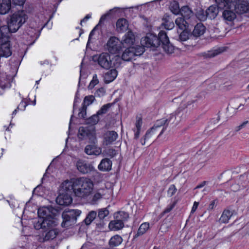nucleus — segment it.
<instances>
[{
	"label": "nucleus",
	"instance_id": "nucleus-53",
	"mask_svg": "<svg viewBox=\"0 0 249 249\" xmlns=\"http://www.w3.org/2000/svg\"><path fill=\"white\" fill-rule=\"evenodd\" d=\"M247 179V175L245 174L241 175L239 178V180L241 182V184H243V186L246 184L245 181Z\"/></svg>",
	"mask_w": 249,
	"mask_h": 249
},
{
	"label": "nucleus",
	"instance_id": "nucleus-12",
	"mask_svg": "<svg viewBox=\"0 0 249 249\" xmlns=\"http://www.w3.org/2000/svg\"><path fill=\"white\" fill-rule=\"evenodd\" d=\"M76 179L66 180L61 185V192L71 194L74 193V190L76 188Z\"/></svg>",
	"mask_w": 249,
	"mask_h": 249
},
{
	"label": "nucleus",
	"instance_id": "nucleus-26",
	"mask_svg": "<svg viewBox=\"0 0 249 249\" xmlns=\"http://www.w3.org/2000/svg\"><path fill=\"white\" fill-rule=\"evenodd\" d=\"M109 228L111 230L117 231L122 229L124 226V223L116 218H114V220H112L109 223Z\"/></svg>",
	"mask_w": 249,
	"mask_h": 249
},
{
	"label": "nucleus",
	"instance_id": "nucleus-18",
	"mask_svg": "<svg viewBox=\"0 0 249 249\" xmlns=\"http://www.w3.org/2000/svg\"><path fill=\"white\" fill-rule=\"evenodd\" d=\"M118 137V135L115 131H107L104 136V143L108 145L112 144Z\"/></svg>",
	"mask_w": 249,
	"mask_h": 249
},
{
	"label": "nucleus",
	"instance_id": "nucleus-38",
	"mask_svg": "<svg viewBox=\"0 0 249 249\" xmlns=\"http://www.w3.org/2000/svg\"><path fill=\"white\" fill-rule=\"evenodd\" d=\"M99 121V115L97 113L89 117L86 121V123L90 125H94L96 124Z\"/></svg>",
	"mask_w": 249,
	"mask_h": 249
},
{
	"label": "nucleus",
	"instance_id": "nucleus-55",
	"mask_svg": "<svg viewBox=\"0 0 249 249\" xmlns=\"http://www.w3.org/2000/svg\"><path fill=\"white\" fill-rule=\"evenodd\" d=\"M248 123H249V121L244 122L242 124L236 127V131H238L240 130L241 129L245 127V126Z\"/></svg>",
	"mask_w": 249,
	"mask_h": 249
},
{
	"label": "nucleus",
	"instance_id": "nucleus-44",
	"mask_svg": "<svg viewBox=\"0 0 249 249\" xmlns=\"http://www.w3.org/2000/svg\"><path fill=\"white\" fill-rule=\"evenodd\" d=\"M164 125L167 126V124L166 121L163 118L157 120L152 127H155V130H156L157 128Z\"/></svg>",
	"mask_w": 249,
	"mask_h": 249
},
{
	"label": "nucleus",
	"instance_id": "nucleus-11",
	"mask_svg": "<svg viewBox=\"0 0 249 249\" xmlns=\"http://www.w3.org/2000/svg\"><path fill=\"white\" fill-rule=\"evenodd\" d=\"M53 225L49 229L46 228L43 230L39 238L40 242H44L54 239L58 233L56 229H53Z\"/></svg>",
	"mask_w": 249,
	"mask_h": 249
},
{
	"label": "nucleus",
	"instance_id": "nucleus-8",
	"mask_svg": "<svg viewBox=\"0 0 249 249\" xmlns=\"http://www.w3.org/2000/svg\"><path fill=\"white\" fill-rule=\"evenodd\" d=\"M94 61H97L99 65L102 68L109 70L114 66L111 59L110 55L107 53H103L93 57Z\"/></svg>",
	"mask_w": 249,
	"mask_h": 249
},
{
	"label": "nucleus",
	"instance_id": "nucleus-33",
	"mask_svg": "<svg viewBox=\"0 0 249 249\" xmlns=\"http://www.w3.org/2000/svg\"><path fill=\"white\" fill-rule=\"evenodd\" d=\"M232 215V213L229 210H225L223 211L219 221L221 223H227Z\"/></svg>",
	"mask_w": 249,
	"mask_h": 249
},
{
	"label": "nucleus",
	"instance_id": "nucleus-60",
	"mask_svg": "<svg viewBox=\"0 0 249 249\" xmlns=\"http://www.w3.org/2000/svg\"><path fill=\"white\" fill-rule=\"evenodd\" d=\"M217 54V53H215L214 52H210L207 53L206 56L207 57H212L215 56Z\"/></svg>",
	"mask_w": 249,
	"mask_h": 249
},
{
	"label": "nucleus",
	"instance_id": "nucleus-16",
	"mask_svg": "<svg viewBox=\"0 0 249 249\" xmlns=\"http://www.w3.org/2000/svg\"><path fill=\"white\" fill-rule=\"evenodd\" d=\"M234 5V8L236 13L243 14L248 13L249 11V5L245 2H240V0H236L234 2H231Z\"/></svg>",
	"mask_w": 249,
	"mask_h": 249
},
{
	"label": "nucleus",
	"instance_id": "nucleus-13",
	"mask_svg": "<svg viewBox=\"0 0 249 249\" xmlns=\"http://www.w3.org/2000/svg\"><path fill=\"white\" fill-rule=\"evenodd\" d=\"M76 167L78 170L82 174H88L94 170L93 166L85 161L79 160L77 161Z\"/></svg>",
	"mask_w": 249,
	"mask_h": 249
},
{
	"label": "nucleus",
	"instance_id": "nucleus-28",
	"mask_svg": "<svg viewBox=\"0 0 249 249\" xmlns=\"http://www.w3.org/2000/svg\"><path fill=\"white\" fill-rule=\"evenodd\" d=\"M180 13L186 19H189L193 16V12L188 6H183L180 9Z\"/></svg>",
	"mask_w": 249,
	"mask_h": 249
},
{
	"label": "nucleus",
	"instance_id": "nucleus-46",
	"mask_svg": "<svg viewBox=\"0 0 249 249\" xmlns=\"http://www.w3.org/2000/svg\"><path fill=\"white\" fill-rule=\"evenodd\" d=\"M177 203V200H174L171 203L169 204L167 207L165 209V210L163 211L162 213L165 214L171 212L172 209L175 207V205Z\"/></svg>",
	"mask_w": 249,
	"mask_h": 249
},
{
	"label": "nucleus",
	"instance_id": "nucleus-37",
	"mask_svg": "<svg viewBox=\"0 0 249 249\" xmlns=\"http://www.w3.org/2000/svg\"><path fill=\"white\" fill-rule=\"evenodd\" d=\"M129 217L128 214L124 212H119L114 214V218H116L119 221H121L123 223L127 220Z\"/></svg>",
	"mask_w": 249,
	"mask_h": 249
},
{
	"label": "nucleus",
	"instance_id": "nucleus-63",
	"mask_svg": "<svg viewBox=\"0 0 249 249\" xmlns=\"http://www.w3.org/2000/svg\"><path fill=\"white\" fill-rule=\"evenodd\" d=\"M49 63V61L47 60H45L44 61H40V64L42 65L44 64L48 65Z\"/></svg>",
	"mask_w": 249,
	"mask_h": 249
},
{
	"label": "nucleus",
	"instance_id": "nucleus-56",
	"mask_svg": "<svg viewBox=\"0 0 249 249\" xmlns=\"http://www.w3.org/2000/svg\"><path fill=\"white\" fill-rule=\"evenodd\" d=\"M198 205H199V203L195 201L194 203V205H193V207L192 208V210H191V213H194L196 211V210L197 209V208L198 207Z\"/></svg>",
	"mask_w": 249,
	"mask_h": 249
},
{
	"label": "nucleus",
	"instance_id": "nucleus-61",
	"mask_svg": "<svg viewBox=\"0 0 249 249\" xmlns=\"http://www.w3.org/2000/svg\"><path fill=\"white\" fill-rule=\"evenodd\" d=\"M215 206V202L214 201H213L211 202V203L210 204L209 206V210H213V208Z\"/></svg>",
	"mask_w": 249,
	"mask_h": 249
},
{
	"label": "nucleus",
	"instance_id": "nucleus-50",
	"mask_svg": "<svg viewBox=\"0 0 249 249\" xmlns=\"http://www.w3.org/2000/svg\"><path fill=\"white\" fill-rule=\"evenodd\" d=\"M171 10L174 14L177 15L180 13V9L179 8L178 3L176 2L171 7Z\"/></svg>",
	"mask_w": 249,
	"mask_h": 249
},
{
	"label": "nucleus",
	"instance_id": "nucleus-1",
	"mask_svg": "<svg viewBox=\"0 0 249 249\" xmlns=\"http://www.w3.org/2000/svg\"><path fill=\"white\" fill-rule=\"evenodd\" d=\"M141 42L143 48H157L161 45L167 53H172L174 51V47L170 43L167 34L164 31H160L158 36L148 33L144 37L142 38Z\"/></svg>",
	"mask_w": 249,
	"mask_h": 249
},
{
	"label": "nucleus",
	"instance_id": "nucleus-21",
	"mask_svg": "<svg viewBox=\"0 0 249 249\" xmlns=\"http://www.w3.org/2000/svg\"><path fill=\"white\" fill-rule=\"evenodd\" d=\"M206 28L201 23H198L195 26L190 37L192 36L197 37L203 35L205 32Z\"/></svg>",
	"mask_w": 249,
	"mask_h": 249
},
{
	"label": "nucleus",
	"instance_id": "nucleus-57",
	"mask_svg": "<svg viewBox=\"0 0 249 249\" xmlns=\"http://www.w3.org/2000/svg\"><path fill=\"white\" fill-rule=\"evenodd\" d=\"M207 183H208V181H203L201 183H200L199 184L197 185L195 189H199V188H202V187H204L205 185H206Z\"/></svg>",
	"mask_w": 249,
	"mask_h": 249
},
{
	"label": "nucleus",
	"instance_id": "nucleus-23",
	"mask_svg": "<svg viewBox=\"0 0 249 249\" xmlns=\"http://www.w3.org/2000/svg\"><path fill=\"white\" fill-rule=\"evenodd\" d=\"M220 9L218 6L212 5L210 6L206 11L207 18L213 19L215 18L218 15Z\"/></svg>",
	"mask_w": 249,
	"mask_h": 249
},
{
	"label": "nucleus",
	"instance_id": "nucleus-58",
	"mask_svg": "<svg viewBox=\"0 0 249 249\" xmlns=\"http://www.w3.org/2000/svg\"><path fill=\"white\" fill-rule=\"evenodd\" d=\"M98 25H96L90 32L89 36V40L88 42H89V40L90 39L91 36L94 34L95 31L96 29V28Z\"/></svg>",
	"mask_w": 249,
	"mask_h": 249
},
{
	"label": "nucleus",
	"instance_id": "nucleus-9",
	"mask_svg": "<svg viewBox=\"0 0 249 249\" xmlns=\"http://www.w3.org/2000/svg\"><path fill=\"white\" fill-rule=\"evenodd\" d=\"M107 46L110 53L115 54L119 53L121 49L122 43L118 38L112 36L108 40Z\"/></svg>",
	"mask_w": 249,
	"mask_h": 249
},
{
	"label": "nucleus",
	"instance_id": "nucleus-7",
	"mask_svg": "<svg viewBox=\"0 0 249 249\" xmlns=\"http://www.w3.org/2000/svg\"><path fill=\"white\" fill-rule=\"evenodd\" d=\"M78 137L79 139L89 140V142L96 143L97 140L95 135V130L88 127L81 126L79 128Z\"/></svg>",
	"mask_w": 249,
	"mask_h": 249
},
{
	"label": "nucleus",
	"instance_id": "nucleus-32",
	"mask_svg": "<svg viewBox=\"0 0 249 249\" xmlns=\"http://www.w3.org/2000/svg\"><path fill=\"white\" fill-rule=\"evenodd\" d=\"M185 19L183 17H179L175 20L176 25L181 30H186L188 26V24Z\"/></svg>",
	"mask_w": 249,
	"mask_h": 249
},
{
	"label": "nucleus",
	"instance_id": "nucleus-10",
	"mask_svg": "<svg viewBox=\"0 0 249 249\" xmlns=\"http://www.w3.org/2000/svg\"><path fill=\"white\" fill-rule=\"evenodd\" d=\"M54 224L53 219L49 218L47 219L38 218L34 221V226L36 230L42 229L43 231L46 228L49 229Z\"/></svg>",
	"mask_w": 249,
	"mask_h": 249
},
{
	"label": "nucleus",
	"instance_id": "nucleus-25",
	"mask_svg": "<svg viewBox=\"0 0 249 249\" xmlns=\"http://www.w3.org/2000/svg\"><path fill=\"white\" fill-rule=\"evenodd\" d=\"M117 30L119 32H124L128 28L127 21L124 18H120L116 22Z\"/></svg>",
	"mask_w": 249,
	"mask_h": 249
},
{
	"label": "nucleus",
	"instance_id": "nucleus-29",
	"mask_svg": "<svg viewBox=\"0 0 249 249\" xmlns=\"http://www.w3.org/2000/svg\"><path fill=\"white\" fill-rule=\"evenodd\" d=\"M123 241V238L119 235L112 236L109 241V245L111 247H115L120 245Z\"/></svg>",
	"mask_w": 249,
	"mask_h": 249
},
{
	"label": "nucleus",
	"instance_id": "nucleus-15",
	"mask_svg": "<svg viewBox=\"0 0 249 249\" xmlns=\"http://www.w3.org/2000/svg\"><path fill=\"white\" fill-rule=\"evenodd\" d=\"M109 212L107 208H102L98 210V215L96 219V221L98 222L97 225H100L103 226L105 224L104 222L107 221L108 216Z\"/></svg>",
	"mask_w": 249,
	"mask_h": 249
},
{
	"label": "nucleus",
	"instance_id": "nucleus-47",
	"mask_svg": "<svg viewBox=\"0 0 249 249\" xmlns=\"http://www.w3.org/2000/svg\"><path fill=\"white\" fill-rule=\"evenodd\" d=\"M86 110L87 107L85 105H82V107L80 109V112L78 113V116L80 118H85L86 116Z\"/></svg>",
	"mask_w": 249,
	"mask_h": 249
},
{
	"label": "nucleus",
	"instance_id": "nucleus-41",
	"mask_svg": "<svg viewBox=\"0 0 249 249\" xmlns=\"http://www.w3.org/2000/svg\"><path fill=\"white\" fill-rule=\"evenodd\" d=\"M183 31L180 34L179 36V40L180 41H185L189 38V36H190V35L189 33L186 31V30H182Z\"/></svg>",
	"mask_w": 249,
	"mask_h": 249
},
{
	"label": "nucleus",
	"instance_id": "nucleus-22",
	"mask_svg": "<svg viewBox=\"0 0 249 249\" xmlns=\"http://www.w3.org/2000/svg\"><path fill=\"white\" fill-rule=\"evenodd\" d=\"M134 41V35L132 32H128L125 34L121 42L122 43V45H125V47H126L132 45Z\"/></svg>",
	"mask_w": 249,
	"mask_h": 249
},
{
	"label": "nucleus",
	"instance_id": "nucleus-27",
	"mask_svg": "<svg viewBox=\"0 0 249 249\" xmlns=\"http://www.w3.org/2000/svg\"><path fill=\"white\" fill-rule=\"evenodd\" d=\"M38 215L39 218L47 219L49 218L50 219H53L50 213V211L47 207L40 208L38 210Z\"/></svg>",
	"mask_w": 249,
	"mask_h": 249
},
{
	"label": "nucleus",
	"instance_id": "nucleus-51",
	"mask_svg": "<svg viewBox=\"0 0 249 249\" xmlns=\"http://www.w3.org/2000/svg\"><path fill=\"white\" fill-rule=\"evenodd\" d=\"M25 0H13L12 4L15 6H22L24 5Z\"/></svg>",
	"mask_w": 249,
	"mask_h": 249
},
{
	"label": "nucleus",
	"instance_id": "nucleus-54",
	"mask_svg": "<svg viewBox=\"0 0 249 249\" xmlns=\"http://www.w3.org/2000/svg\"><path fill=\"white\" fill-rule=\"evenodd\" d=\"M27 104H26V102L22 101L21 102H20L19 105L17 107V109L24 110H25V107L27 106Z\"/></svg>",
	"mask_w": 249,
	"mask_h": 249
},
{
	"label": "nucleus",
	"instance_id": "nucleus-48",
	"mask_svg": "<svg viewBox=\"0 0 249 249\" xmlns=\"http://www.w3.org/2000/svg\"><path fill=\"white\" fill-rule=\"evenodd\" d=\"M177 191L175 186L173 184L171 185L167 191V195L169 197L172 196L175 194Z\"/></svg>",
	"mask_w": 249,
	"mask_h": 249
},
{
	"label": "nucleus",
	"instance_id": "nucleus-40",
	"mask_svg": "<svg viewBox=\"0 0 249 249\" xmlns=\"http://www.w3.org/2000/svg\"><path fill=\"white\" fill-rule=\"evenodd\" d=\"M120 8L117 7H115L110 10H109L106 14L103 15L100 19L99 23H100L101 22L105 20L106 18L107 17H108L110 15H111L112 14L116 12L118 10H119Z\"/></svg>",
	"mask_w": 249,
	"mask_h": 249
},
{
	"label": "nucleus",
	"instance_id": "nucleus-2",
	"mask_svg": "<svg viewBox=\"0 0 249 249\" xmlns=\"http://www.w3.org/2000/svg\"><path fill=\"white\" fill-rule=\"evenodd\" d=\"M28 18L26 12L18 10L7 18V25L0 26V33L10 36L11 33L17 32L25 23Z\"/></svg>",
	"mask_w": 249,
	"mask_h": 249
},
{
	"label": "nucleus",
	"instance_id": "nucleus-52",
	"mask_svg": "<svg viewBox=\"0 0 249 249\" xmlns=\"http://www.w3.org/2000/svg\"><path fill=\"white\" fill-rule=\"evenodd\" d=\"M98 83L99 81L98 79H92L88 86V89H92Z\"/></svg>",
	"mask_w": 249,
	"mask_h": 249
},
{
	"label": "nucleus",
	"instance_id": "nucleus-59",
	"mask_svg": "<svg viewBox=\"0 0 249 249\" xmlns=\"http://www.w3.org/2000/svg\"><path fill=\"white\" fill-rule=\"evenodd\" d=\"M90 18H91V15L90 14H88L87 15L85 18L82 19L81 20V25H82V23L83 22H85L87 20H88Z\"/></svg>",
	"mask_w": 249,
	"mask_h": 249
},
{
	"label": "nucleus",
	"instance_id": "nucleus-42",
	"mask_svg": "<svg viewBox=\"0 0 249 249\" xmlns=\"http://www.w3.org/2000/svg\"><path fill=\"white\" fill-rule=\"evenodd\" d=\"M112 104H106L105 105H104L103 106H102V107L100 108V109H99L98 112H97V113L98 114V115L99 116V115H102L103 114H104L105 113H107V111L108 109L111 106Z\"/></svg>",
	"mask_w": 249,
	"mask_h": 249
},
{
	"label": "nucleus",
	"instance_id": "nucleus-49",
	"mask_svg": "<svg viewBox=\"0 0 249 249\" xmlns=\"http://www.w3.org/2000/svg\"><path fill=\"white\" fill-rule=\"evenodd\" d=\"M162 24L164 26L165 29L168 30H171L174 27V23L173 21L166 20L164 23H163Z\"/></svg>",
	"mask_w": 249,
	"mask_h": 249
},
{
	"label": "nucleus",
	"instance_id": "nucleus-35",
	"mask_svg": "<svg viewBox=\"0 0 249 249\" xmlns=\"http://www.w3.org/2000/svg\"><path fill=\"white\" fill-rule=\"evenodd\" d=\"M103 196V194L100 192H96L94 195L89 198V202L91 205H95L100 200Z\"/></svg>",
	"mask_w": 249,
	"mask_h": 249
},
{
	"label": "nucleus",
	"instance_id": "nucleus-19",
	"mask_svg": "<svg viewBox=\"0 0 249 249\" xmlns=\"http://www.w3.org/2000/svg\"><path fill=\"white\" fill-rule=\"evenodd\" d=\"M11 0H0V14L8 13L12 7Z\"/></svg>",
	"mask_w": 249,
	"mask_h": 249
},
{
	"label": "nucleus",
	"instance_id": "nucleus-24",
	"mask_svg": "<svg viewBox=\"0 0 249 249\" xmlns=\"http://www.w3.org/2000/svg\"><path fill=\"white\" fill-rule=\"evenodd\" d=\"M112 166V161L106 158L103 159L98 165V169L100 171H109L111 169Z\"/></svg>",
	"mask_w": 249,
	"mask_h": 249
},
{
	"label": "nucleus",
	"instance_id": "nucleus-43",
	"mask_svg": "<svg viewBox=\"0 0 249 249\" xmlns=\"http://www.w3.org/2000/svg\"><path fill=\"white\" fill-rule=\"evenodd\" d=\"M106 76L107 78H116L118 75V72L115 69L108 70L106 73Z\"/></svg>",
	"mask_w": 249,
	"mask_h": 249
},
{
	"label": "nucleus",
	"instance_id": "nucleus-3",
	"mask_svg": "<svg viewBox=\"0 0 249 249\" xmlns=\"http://www.w3.org/2000/svg\"><path fill=\"white\" fill-rule=\"evenodd\" d=\"M76 188L74 195L81 198H87L91 193L93 189V182L86 178H76Z\"/></svg>",
	"mask_w": 249,
	"mask_h": 249
},
{
	"label": "nucleus",
	"instance_id": "nucleus-6",
	"mask_svg": "<svg viewBox=\"0 0 249 249\" xmlns=\"http://www.w3.org/2000/svg\"><path fill=\"white\" fill-rule=\"evenodd\" d=\"M144 51V48L139 45L128 47L123 53L122 59L125 61H131L133 59H135V56L142 55Z\"/></svg>",
	"mask_w": 249,
	"mask_h": 249
},
{
	"label": "nucleus",
	"instance_id": "nucleus-45",
	"mask_svg": "<svg viewBox=\"0 0 249 249\" xmlns=\"http://www.w3.org/2000/svg\"><path fill=\"white\" fill-rule=\"evenodd\" d=\"M94 100L95 98L93 95L86 96L84 98V102L82 105H85L87 107L88 106H89L90 104H91Z\"/></svg>",
	"mask_w": 249,
	"mask_h": 249
},
{
	"label": "nucleus",
	"instance_id": "nucleus-36",
	"mask_svg": "<svg viewBox=\"0 0 249 249\" xmlns=\"http://www.w3.org/2000/svg\"><path fill=\"white\" fill-rule=\"evenodd\" d=\"M155 127H152L150 128V129L147 131L144 138L141 139V142L142 145H144L145 144L146 141H148L151 138H152V136L155 133Z\"/></svg>",
	"mask_w": 249,
	"mask_h": 249
},
{
	"label": "nucleus",
	"instance_id": "nucleus-30",
	"mask_svg": "<svg viewBox=\"0 0 249 249\" xmlns=\"http://www.w3.org/2000/svg\"><path fill=\"white\" fill-rule=\"evenodd\" d=\"M97 212L94 211H90L87 215L85 219L84 220V223L86 225H90L91 222L97 217Z\"/></svg>",
	"mask_w": 249,
	"mask_h": 249
},
{
	"label": "nucleus",
	"instance_id": "nucleus-39",
	"mask_svg": "<svg viewBox=\"0 0 249 249\" xmlns=\"http://www.w3.org/2000/svg\"><path fill=\"white\" fill-rule=\"evenodd\" d=\"M9 79H0V89L2 90L5 88H10L11 85L9 82ZM3 92L0 91V95L2 94Z\"/></svg>",
	"mask_w": 249,
	"mask_h": 249
},
{
	"label": "nucleus",
	"instance_id": "nucleus-4",
	"mask_svg": "<svg viewBox=\"0 0 249 249\" xmlns=\"http://www.w3.org/2000/svg\"><path fill=\"white\" fill-rule=\"evenodd\" d=\"M236 0H215L220 9L223 10L222 18L226 21H232L236 18V12L234 5L231 2H234ZM233 4H234L233 3Z\"/></svg>",
	"mask_w": 249,
	"mask_h": 249
},
{
	"label": "nucleus",
	"instance_id": "nucleus-17",
	"mask_svg": "<svg viewBox=\"0 0 249 249\" xmlns=\"http://www.w3.org/2000/svg\"><path fill=\"white\" fill-rule=\"evenodd\" d=\"M180 107L176 111L175 114H171L170 116L167 119H165L166 121L167 125L169 124H174L177 125L180 121V115L182 114L181 111L183 112Z\"/></svg>",
	"mask_w": 249,
	"mask_h": 249
},
{
	"label": "nucleus",
	"instance_id": "nucleus-62",
	"mask_svg": "<svg viewBox=\"0 0 249 249\" xmlns=\"http://www.w3.org/2000/svg\"><path fill=\"white\" fill-rule=\"evenodd\" d=\"M78 100H79V99H78L77 97V96H76L75 97V99H74V103H73V110H74V109L76 107V103L79 102Z\"/></svg>",
	"mask_w": 249,
	"mask_h": 249
},
{
	"label": "nucleus",
	"instance_id": "nucleus-20",
	"mask_svg": "<svg viewBox=\"0 0 249 249\" xmlns=\"http://www.w3.org/2000/svg\"><path fill=\"white\" fill-rule=\"evenodd\" d=\"M89 144L85 148V153L89 155H99L101 153V149L95 144Z\"/></svg>",
	"mask_w": 249,
	"mask_h": 249
},
{
	"label": "nucleus",
	"instance_id": "nucleus-14",
	"mask_svg": "<svg viewBox=\"0 0 249 249\" xmlns=\"http://www.w3.org/2000/svg\"><path fill=\"white\" fill-rule=\"evenodd\" d=\"M71 194L61 192L57 197L56 201L58 204L61 206H68L72 201Z\"/></svg>",
	"mask_w": 249,
	"mask_h": 249
},
{
	"label": "nucleus",
	"instance_id": "nucleus-5",
	"mask_svg": "<svg viewBox=\"0 0 249 249\" xmlns=\"http://www.w3.org/2000/svg\"><path fill=\"white\" fill-rule=\"evenodd\" d=\"M81 213V211L74 209L64 212L62 213L63 220L61 223L62 227L68 228L74 225L76 222L77 217L80 215Z\"/></svg>",
	"mask_w": 249,
	"mask_h": 249
},
{
	"label": "nucleus",
	"instance_id": "nucleus-31",
	"mask_svg": "<svg viewBox=\"0 0 249 249\" xmlns=\"http://www.w3.org/2000/svg\"><path fill=\"white\" fill-rule=\"evenodd\" d=\"M149 229V224L147 222L142 223L139 228L138 229L137 234L135 235L134 237H137L144 234L147 230Z\"/></svg>",
	"mask_w": 249,
	"mask_h": 249
},
{
	"label": "nucleus",
	"instance_id": "nucleus-34",
	"mask_svg": "<svg viewBox=\"0 0 249 249\" xmlns=\"http://www.w3.org/2000/svg\"><path fill=\"white\" fill-rule=\"evenodd\" d=\"M142 121L141 118H137V120L135 123L136 129L134 130L135 132L134 138L136 139H138L140 135L141 127L142 125Z\"/></svg>",
	"mask_w": 249,
	"mask_h": 249
},
{
	"label": "nucleus",
	"instance_id": "nucleus-64",
	"mask_svg": "<svg viewBox=\"0 0 249 249\" xmlns=\"http://www.w3.org/2000/svg\"><path fill=\"white\" fill-rule=\"evenodd\" d=\"M100 92L101 93H103L104 92V89L103 88L99 89L97 91V93L98 94V92Z\"/></svg>",
	"mask_w": 249,
	"mask_h": 249
}]
</instances>
